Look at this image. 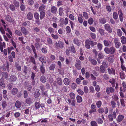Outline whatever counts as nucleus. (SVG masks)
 <instances>
[{"mask_svg":"<svg viewBox=\"0 0 126 126\" xmlns=\"http://www.w3.org/2000/svg\"><path fill=\"white\" fill-rule=\"evenodd\" d=\"M97 43L96 42H94L91 40V39H89L86 40L85 41V47L88 49H89L90 47V46L91 47H94V46L96 45Z\"/></svg>","mask_w":126,"mask_h":126,"instance_id":"f257e3e1","label":"nucleus"},{"mask_svg":"<svg viewBox=\"0 0 126 126\" xmlns=\"http://www.w3.org/2000/svg\"><path fill=\"white\" fill-rule=\"evenodd\" d=\"M104 51L105 53L107 54H114L116 52V49L113 46H112L110 47H106L104 48Z\"/></svg>","mask_w":126,"mask_h":126,"instance_id":"f03ea898","label":"nucleus"},{"mask_svg":"<svg viewBox=\"0 0 126 126\" xmlns=\"http://www.w3.org/2000/svg\"><path fill=\"white\" fill-rule=\"evenodd\" d=\"M64 46V43L62 41H59L58 42H56L55 44V49H59V48L62 49Z\"/></svg>","mask_w":126,"mask_h":126,"instance_id":"7ed1b4c3","label":"nucleus"},{"mask_svg":"<svg viewBox=\"0 0 126 126\" xmlns=\"http://www.w3.org/2000/svg\"><path fill=\"white\" fill-rule=\"evenodd\" d=\"M103 42L105 46L107 47H111L113 44L112 41L109 40H104Z\"/></svg>","mask_w":126,"mask_h":126,"instance_id":"20e7f679","label":"nucleus"},{"mask_svg":"<svg viewBox=\"0 0 126 126\" xmlns=\"http://www.w3.org/2000/svg\"><path fill=\"white\" fill-rule=\"evenodd\" d=\"M81 61L79 59H77L76 62L75 66L76 68L78 70H80L81 68Z\"/></svg>","mask_w":126,"mask_h":126,"instance_id":"39448f33","label":"nucleus"},{"mask_svg":"<svg viewBox=\"0 0 126 126\" xmlns=\"http://www.w3.org/2000/svg\"><path fill=\"white\" fill-rule=\"evenodd\" d=\"M114 43L115 47L117 48H118L120 47L121 46V43L118 40L117 38H115L114 40Z\"/></svg>","mask_w":126,"mask_h":126,"instance_id":"423d86ee","label":"nucleus"},{"mask_svg":"<svg viewBox=\"0 0 126 126\" xmlns=\"http://www.w3.org/2000/svg\"><path fill=\"white\" fill-rule=\"evenodd\" d=\"M108 72L110 75H115V69L113 68H108L107 69Z\"/></svg>","mask_w":126,"mask_h":126,"instance_id":"0eeeda50","label":"nucleus"},{"mask_svg":"<svg viewBox=\"0 0 126 126\" xmlns=\"http://www.w3.org/2000/svg\"><path fill=\"white\" fill-rule=\"evenodd\" d=\"M104 28L109 33H111L112 32V29L109 25L106 24L104 25Z\"/></svg>","mask_w":126,"mask_h":126,"instance_id":"6e6552de","label":"nucleus"},{"mask_svg":"<svg viewBox=\"0 0 126 126\" xmlns=\"http://www.w3.org/2000/svg\"><path fill=\"white\" fill-rule=\"evenodd\" d=\"M114 91V89L111 87H108L106 89V92L108 94H109L110 93H113Z\"/></svg>","mask_w":126,"mask_h":126,"instance_id":"1a4fd4ad","label":"nucleus"},{"mask_svg":"<svg viewBox=\"0 0 126 126\" xmlns=\"http://www.w3.org/2000/svg\"><path fill=\"white\" fill-rule=\"evenodd\" d=\"M31 47L32 51L34 54V58L36 59H37L38 58V55L36 52V50L35 49V47L32 44L31 45Z\"/></svg>","mask_w":126,"mask_h":126,"instance_id":"9d476101","label":"nucleus"},{"mask_svg":"<svg viewBox=\"0 0 126 126\" xmlns=\"http://www.w3.org/2000/svg\"><path fill=\"white\" fill-rule=\"evenodd\" d=\"M2 78L3 79H5L6 80L8 79V75L7 73L6 72H3L2 73Z\"/></svg>","mask_w":126,"mask_h":126,"instance_id":"9b49d317","label":"nucleus"},{"mask_svg":"<svg viewBox=\"0 0 126 126\" xmlns=\"http://www.w3.org/2000/svg\"><path fill=\"white\" fill-rule=\"evenodd\" d=\"M50 11L53 14H56L57 12V8L54 6H52L51 8Z\"/></svg>","mask_w":126,"mask_h":126,"instance_id":"f8f14e48","label":"nucleus"},{"mask_svg":"<svg viewBox=\"0 0 126 126\" xmlns=\"http://www.w3.org/2000/svg\"><path fill=\"white\" fill-rule=\"evenodd\" d=\"M73 41V43L75 44L76 45L79 46H80L81 44L78 38H74Z\"/></svg>","mask_w":126,"mask_h":126,"instance_id":"ddd939ff","label":"nucleus"},{"mask_svg":"<svg viewBox=\"0 0 126 126\" xmlns=\"http://www.w3.org/2000/svg\"><path fill=\"white\" fill-rule=\"evenodd\" d=\"M5 19L7 21L10 22L12 23L14 21V20L9 15H7L5 16Z\"/></svg>","mask_w":126,"mask_h":126,"instance_id":"4468645a","label":"nucleus"},{"mask_svg":"<svg viewBox=\"0 0 126 126\" xmlns=\"http://www.w3.org/2000/svg\"><path fill=\"white\" fill-rule=\"evenodd\" d=\"M35 105L36 109L39 108L40 107H41L43 110H44L45 108L44 106H41L40 103L39 102H36L35 103Z\"/></svg>","mask_w":126,"mask_h":126,"instance_id":"2eb2a0df","label":"nucleus"},{"mask_svg":"<svg viewBox=\"0 0 126 126\" xmlns=\"http://www.w3.org/2000/svg\"><path fill=\"white\" fill-rule=\"evenodd\" d=\"M17 79V77L14 75H12L10 76V81L12 82L16 81Z\"/></svg>","mask_w":126,"mask_h":126,"instance_id":"dca6fc26","label":"nucleus"},{"mask_svg":"<svg viewBox=\"0 0 126 126\" xmlns=\"http://www.w3.org/2000/svg\"><path fill=\"white\" fill-rule=\"evenodd\" d=\"M27 18L29 20H32L33 18V15L31 12H29L27 16Z\"/></svg>","mask_w":126,"mask_h":126,"instance_id":"f3484780","label":"nucleus"},{"mask_svg":"<svg viewBox=\"0 0 126 126\" xmlns=\"http://www.w3.org/2000/svg\"><path fill=\"white\" fill-rule=\"evenodd\" d=\"M88 59L91 63L93 65H95L97 64L96 61L95 60L92 59L91 57H89Z\"/></svg>","mask_w":126,"mask_h":126,"instance_id":"a211bd4d","label":"nucleus"},{"mask_svg":"<svg viewBox=\"0 0 126 126\" xmlns=\"http://www.w3.org/2000/svg\"><path fill=\"white\" fill-rule=\"evenodd\" d=\"M100 23L102 24H105L106 22V19L104 17H101L99 20Z\"/></svg>","mask_w":126,"mask_h":126,"instance_id":"6ab92c4d","label":"nucleus"},{"mask_svg":"<svg viewBox=\"0 0 126 126\" xmlns=\"http://www.w3.org/2000/svg\"><path fill=\"white\" fill-rule=\"evenodd\" d=\"M44 66L40 65V70L42 74H44L46 72V70L44 67Z\"/></svg>","mask_w":126,"mask_h":126,"instance_id":"aec40b11","label":"nucleus"},{"mask_svg":"<svg viewBox=\"0 0 126 126\" xmlns=\"http://www.w3.org/2000/svg\"><path fill=\"white\" fill-rule=\"evenodd\" d=\"M18 92V89L16 88H13L11 90V94L13 95H15Z\"/></svg>","mask_w":126,"mask_h":126,"instance_id":"412c9836","label":"nucleus"},{"mask_svg":"<svg viewBox=\"0 0 126 126\" xmlns=\"http://www.w3.org/2000/svg\"><path fill=\"white\" fill-rule=\"evenodd\" d=\"M109 82H110L113 87H114L115 86V79L113 78L109 80Z\"/></svg>","mask_w":126,"mask_h":126,"instance_id":"4be33fe9","label":"nucleus"},{"mask_svg":"<svg viewBox=\"0 0 126 126\" xmlns=\"http://www.w3.org/2000/svg\"><path fill=\"white\" fill-rule=\"evenodd\" d=\"M121 43L122 44H126V37L124 36H122L120 38Z\"/></svg>","mask_w":126,"mask_h":126,"instance_id":"5701e85b","label":"nucleus"},{"mask_svg":"<svg viewBox=\"0 0 126 126\" xmlns=\"http://www.w3.org/2000/svg\"><path fill=\"white\" fill-rule=\"evenodd\" d=\"M40 80L42 82L45 83L46 81L47 78L45 76L42 75L40 77Z\"/></svg>","mask_w":126,"mask_h":126,"instance_id":"b1692460","label":"nucleus"},{"mask_svg":"<svg viewBox=\"0 0 126 126\" xmlns=\"http://www.w3.org/2000/svg\"><path fill=\"white\" fill-rule=\"evenodd\" d=\"M21 30L23 33L24 34L26 35L27 34V31L24 27H21Z\"/></svg>","mask_w":126,"mask_h":126,"instance_id":"393cba45","label":"nucleus"},{"mask_svg":"<svg viewBox=\"0 0 126 126\" xmlns=\"http://www.w3.org/2000/svg\"><path fill=\"white\" fill-rule=\"evenodd\" d=\"M57 84L61 86L63 82L61 78L60 77L57 78Z\"/></svg>","mask_w":126,"mask_h":126,"instance_id":"a878e982","label":"nucleus"},{"mask_svg":"<svg viewBox=\"0 0 126 126\" xmlns=\"http://www.w3.org/2000/svg\"><path fill=\"white\" fill-rule=\"evenodd\" d=\"M5 84L3 83V79L2 78L0 79V86H1L2 89L5 88Z\"/></svg>","mask_w":126,"mask_h":126,"instance_id":"bb28decb","label":"nucleus"},{"mask_svg":"<svg viewBox=\"0 0 126 126\" xmlns=\"http://www.w3.org/2000/svg\"><path fill=\"white\" fill-rule=\"evenodd\" d=\"M70 82L69 80L67 78H65L63 80L64 83L66 85H68L69 84Z\"/></svg>","mask_w":126,"mask_h":126,"instance_id":"cd10ccee","label":"nucleus"},{"mask_svg":"<svg viewBox=\"0 0 126 126\" xmlns=\"http://www.w3.org/2000/svg\"><path fill=\"white\" fill-rule=\"evenodd\" d=\"M76 99L78 103H81L82 100V97L79 95H78L77 96Z\"/></svg>","mask_w":126,"mask_h":126,"instance_id":"c85d7f7f","label":"nucleus"},{"mask_svg":"<svg viewBox=\"0 0 126 126\" xmlns=\"http://www.w3.org/2000/svg\"><path fill=\"white\" fill-rule=\"evenodd\" d=\"M120 78L122 79H125L126 77V75L123 71L121 72L120 73Z\"/></svg>","mask_w":126,"mask_h":126,"instance_id":"c756f323","label":"nucleus"},{"mask_svg":"<svg viewBox=\"0 0 126 126\" xmlns=\"http://www.w3.org/2000/svg\"><path fill=\"white\" fill-rule=\"evenodd\" d=\"M67 89L68 88L67 86H64L61 88L60 90L61 92H66L67 91Z\"/></svg>","mask_w":126,"mask_h":126,"instance_id":"7c9ffc66","label":"nucleus"},{"mask_svg":"<svg viewBox=\"0 0 126 126\" xmlns=\"http://www.w3.org/2000/svg\"><path fill=\"white\" fill-rule=\"evenodd\" d=\"M106 69L103 65H101L100 67V71L102 73L105 72Z\"/></svg>","mask_w":126,"mask_h":126,"instance_id":"2f4dec72","label":"nucleus"},{"mask_svg":"<svg viewBox=\"0 0 126 126\" xmlns=\"http://www.w3.org/2000/svg\"><path fill=\"white\" fill-rule=\"evenodd\" d=\"M124 116H123L121 115H118V117L117 120V121H118L119 122L121 121L124 119Z\"/></svg>","mask_w":126,"mask_h":126,"instance_id":"473e14b6","label":"nucleus"},{"mask_svg":"<svg viewBox=\"0 0 126 126\" xmlns=\"http://www.w3.org/2000/svg\"><path fill=\"white\" fill-rule=\"evenodd\" d=\"M40 19L41 20H42L45 16V12L43 11L41 12L40 13Z\"/></svg>","mask_w":126,"mask_h":126,"instance_id":"72a5a7b5","label":"nucleus"},{"mask_svg":"<svg viewBox=\"0 0 126 126\" xmlns=\"http://www.w3.org/2000/svg\"><path fill=\"white\" fill-rule=\"evenodd\" d=\"M21 104L20 102L18 100L16 101L15 103V106L17 108H19L21 107Z\"/></svg>","mask_w":126,"mask_h":126,"instance_id":"f704fd0d","label":"nucleus"},{"mask_svg":"<svg viewBox=\"0 0 126 126\" xmlns=\"http://www.w3.org/2000/svg\"><path fill=\"white\" fill-rule=\"evenodd\" d=\"M15 34L19 36H21L22 35V33L19 30H16L15 31Z\"/></svg>","mask_w":126,"mask_h":126,"instance_id":"c9c22d12","label":"nucleus"},{"mask_svg":"<svg viewBox=\"0 0 126 126\" xmlns=\"http://www.w3.org/2000/svg\"><path fill=\"white\" fill-rule=\"evenodd\" d=\"M35 45L36 49L38 50L40 49V48L42 45V44H41L39 43H35Z\"/></svg>","mask_w":126,"mask_h":126,"instance_id":"e433bc0d","label":"nucleus"},{"mask_svg":"<svg viewBox=\"0 0 126 126\" xmlns=\"http://www.w3.org/2000/svg\"><path fill=\"white\" fill-rule=\"evenodd\" d=\"M41 50L43 53L44 54L47 53V47L45 46L44 47H42Z\"/></svg>","mask_w":126,"mask_h":126,"instance_id":"4c0bfd02","label":"nucleus"},{"mask_svg":"<svg viewBox=\"0 0 126 126\" xmlns=\"http://www.w3.org/2000/svg\"><path fill=\"white\" fill-rule=\"evenodd\" d=\"M117 33L118 36L121 37L122 35V32L121 30L119 29H118L117 30Z\"/></svg>","mask_w":126,"mask_h":126,"instance_id":"58836bf2","label":"nucleus"},{"mask_svg":"<svg viewBox=\"0 0 126 126\" xmlns=\"http://www.w3.org/2000/svg\"><path fill=\"white\" fill-rule=\"evenodd\" d=\"M63 9L62 7H60L59 9V14L60 16H62L63 15Z\"/></svg>","mask_w":126,"mask_h":126,"instance_id":"ea45409f","label":"nucleus"},{"mask_svg":"<svg viewBox=\"0 0 126 126\" xmlns=\"http://www.w3.org/2000/svg\"><path fill=\"white\" fill-rule=\"evenodd\" d=\"M60 26L61 27H63L64 25V19L63 18H62L60 19Z\"/></svg>","mask_w":126,"mask_h":126,"instance_id":"a19ab883","label":"nucleus"},{"mask_svg":"<svg viewBox=\"0 0 126 126\" xmlns=\"http://www.w3.org/2000/svg\"><path fill=\"white\" fill-rule=\"evenodd\" d=\"M55 68V64L54 63H52L49 66V69L50 70L53 71Z\"/></svg>","mask_w":126,"mask_h":126,"instance_id":"79ce46f5","label":"nucleus"},{"mask_svg":"<svg viewBox=\"0 0 126 126\" xmlns=\"http://www.w3.org/2000/svg\"><path fill=\"white\" fill-rule=\"evenodd\" d=\"M98 31L101 35L103 36L105 34L104 30L103 29L101 28L99 29Z\"/></svg>","mask_w":126,"mask_h":126,"instance_id":"37998d69","label":"nucleus"},{"mask_svg":"<svg viewBox=\"0 0 126 126\" xmlns=\"http://www.w3.org/2000/svg\"><path fill=\"white\" fill-rule=\"evenodd\" d=\"M113 17L115 20H116L117 19L118 16L117 13L115 12H114L113 13Z\"/></svg>","mask_w":126,"mask_h":126,"instance_id":"c03bdc74","label":"nucleus"},{"mask_svg":"<svg viewBox=\"0 0 126 126\" xmlns=\"http://www.w3.org/2000/svg\"><path fill=\"white\" fill-rule=\"evenodd\" d=\"M15 67L17 70L19 71H20L21 70V67L19 65V64L17 63H16L15 64Z\"/></svg>","mask_w":126,"mask_h":126,"instance_id":"a18cd8bd","label":"nucleus"},{"mask_svg":"<svg viewBox=\"0 0 126 126\" xmlns=\"http://www.w3.org/2000/svg\"><path fill=\"white\" fill-rule=\"evenodd\" d=\"M96 122L98 124H102L103 123V121L102 119L99 117L96 119Z\"/></svg>","mask_w":126,"mask_h":126,"instance_id":"49530a36","label":"nucleus"},{"mask_svg":"<svg viewBox=\"0 0 126 126\" xmlns=\"http://www.w3.org/2000/svg\"><path fill=\"white\" fill-rule=\"evenodd\" d=\"M13 3L15 6L16 7H18L19 6V2L16 0H15L13 1Z\"/></svg>","mask_w":126,"mask_h":126,"instance_id":"de8ad7c7","label":"nucleus"},{"mask_svg":"<svg viewBox=\"0 0 126 126\" xmlns=\"http://www.w3.org/2000/svg\"><path fill=\"white\" fill-rule=\"evenodd\" d=\"M97 47L99 50L101 51L102 49L103 45L101 44L98 43L97 44Z\"/></svg>","mask_w":126,"mask_h":126,"instance_id":"09e8293b","label":"nucleus"},{"mask_svg":"<svg viewBox=\"0 0 126 126\" xmlns=\"http://www.w3.org/2000/svg\"><path fill=\"white\" fill-rule=\"evenodd\" d=\"M32 100L30 98H28L26 99V102L27 104H30L32 103Z\"/></svg>","mask_w":126,"mask_h":126,"instance_id":"8fccbe9b","label":"nucleus"},{"mask_svg":"<svg viewBox=\"0 0 126 126\" xmlns=\"http://www.w3.org/2000/svg\"><path fill=\"white\" fill-rule=\"evenodd\" d=\"M51 35L52 38L56 40L59 38V36L58 34H54L53 33L51 34Z\"/></svg>","mask_w":126,"mask_h":126,"instance_id":"3c124183","label":"nucleus"},{"mask_svg":"<svg viewBox=\"0 0 126 126\" xmlns=\"http://www.w3.org/2000/svg\"><path fill=\"white\" fill-rule=\"evenodd\" d=\"M77 92L78 93L81 95H82L84 94V92L80 88L78 89Z\"/></svg>","mask_w":126,"mask_h":126,"instance_id":"603ef678","label":"nucleus"},{"mask_svg":"<svg viewBox=\"0 0 126 126\" xmlns=\"http://www.w3.org/2000/svg\"><path fill=\"white\" fill-rule=\"evenodd\" d=\"M85 123H86L85 121L83 119L80 120H78L77 122V123L79 124H85Z\"/></svg>","mask_w":126,"mask_h":126,"instance_id":"864d4df0","label":"nucleus"},{"mask_svg":"<svg viewBox=\"0 0 126 126\" xmlns=\"http://www.w3.org/2000/svg\"><path fill=\"white\" fill-rule=\"evenodd\" d=\"M30 60L31 62L33 63L35 65H36V63L34 58L32 56H31L30 57Z\"/></svg>","mask_w":126,"mask_h":126,"instance_id":"5fc2aeb1","label":"nucleus"},{"mask_svg":"<svg viewBox=\"0 0 126 126\" xmlns=\"http://www.w3.org/2000/svg\"><path fill=\"white\" fill-rule=\"evenodd\" d=\"M28 71V67L25 66H24V68L23 69V72H24L25 74H26L27 72Z\"/></svg>","mask_w":126,"mask_h":126,"instance_id":"6e6d98bb","label":"nucleus"},{"mask_svg":"<svg viewBox=\"0 0 126 126\" xmlns=\"http://www.w3.org/2000/svg\"><path fill=\"white\" fill-rule=\"evenodd\" d=\"M88 22L90 25H91L93 24L94 22V20L92 17H90L88 20Z\"/></svg>","mask_w":126,"mask_h":126,"instance_id":"4d7b16f0","label":"nucleus"},{"mask_svg":"<svg viewBox=\"0 0 126 126\" xmlns=\"http://www.w3.org/2000/svg\"><path fill=\"white\" fill-rule=\"evenodd\" d=\"M83 16L86 19H87L88 18V13L86 12H84L83 13Z\"/></svg>","mask_w":126,"mask_h":126,"instance_id":"13d9d810","label":"nucleus"},{"mask_svg":"<svg viewBox=\"0 0 126 126\" xmlns=\"http://www.w3.org/2000/svg\"><path fill=\"white\" fill-rule=\"evenodd\" d=\"M47 42L48 44H52L53 43L52 39L50 38H48L47 39Z\"/></svg>","mask_w":126,"mask_h":126,"instance_id":"bf43d9fd","label":"nucleus"},{"mask_svg":"<svg viewBox=\"0 0 126 126\" xmlns=\"http://www.w3.org/2000/svg\"><path fill=\"white\" fill-rule=\"evenodd\" d=\"M34 17L35 19H39L40 16L39 14L37 12L35 13L34 14Z\"/></svg>","mask_w":126,"mask_h":126,"instance_id":"052dcab7","label":"nucleus"},{"mask_svg":"<svg viewBox=\"0 0 126 126\" xmlns=\"http://www.w3.org/2000/svg\"><path fill=\"white\" fill-rule=\"evenodd\" d=\"M45 8V5L42 4L39 7V11H43Z\"/></svg>","mask_w":126,"mask_h":126,"instance_id":"680f3d73","label":"nucleus"},{"mask_svg":"<svg viewBox=\"0 0 126 126\" xmlns=\"http://www.w3.org/2000/svg\"><path fill=\"white\" fill-rule=\"evenodd\" d=\"M103 77L106 80H108L109 79V75L107 74H105L103 76Z\"/></svg>","mask_w":126,"mask_h":126,"instance_id":"e2e57ef3","label":"nucleus"},{"mask_svg":"<svg viewBox=\"0 0 126 126\" xmlns=\"http://www.w3.org/2000/svg\"><path fill=\"white\" fill-rule=\"evenodd\" d=\"M102 102L100 100L98 101L96 103V105L97 107L98 108H99L101 107L102 105Z\"/></svg>","mask_w":126,"mask_h":126,"instance_id":"0e129e2a","label":"nucleus"},{"mask_svg":"<svg viewBox=\"0 0 126 126\" xmlns=\"http://www.w3.org/2000/svg\"><path fill=\"white\" fill-rule=\"evenodd\" d=\"M70 96V98L72 99H74L75 98V95L74 93L71 92L69 94Z\"/></svg>","mask_w":126,"mask_h":126,"instance_id":"69168bd1","label":"nucleus"},{"mask_svg":"<svg viewBox=\"0 0 126 126\" xmlns=\"http://www.w3.org/2000/svg\"><path fill=\"white\" fill-rule=\"evenodd\" d=\"M91 125L92 126H97V123L95 121H92L91 122Z\"/></svg>","mask_w":126,"mask_h":126,"instance_id":"338daca9","label":"nucleus"},{"mask_svg":"<svg viewBox=\"0 0 126 126\" xmlns=\"http://www.w3.org/2000/svg\"><path fill=\"white\" fill-rule=\"evenodd\" d=\"M122 85L123 88V91L124 92L126 90V83L125 81H123L122 83Z\"/></svg>","mask_w":126,"mask_h":126,"instance_id":"774afa93","label":"nucleus"}]
</instances>
